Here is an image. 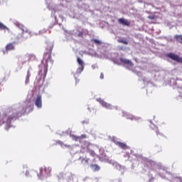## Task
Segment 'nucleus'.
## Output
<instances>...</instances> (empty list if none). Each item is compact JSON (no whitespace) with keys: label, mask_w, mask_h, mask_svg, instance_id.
<instances>
[{"label":"nucleus","mask_w":182,"mask_h":182,"mask_svg":"<svg viewBox=\"0 0 182 182\" xmlns=\"http://www.w3.org/2000/svg\"><path fill=\"white\" fill-rule=\"evenodd\" d=\"M23 106L25 108L21 105H16L13 107L6 109L5 111H0V126H2V124L5 123V120H6V130H8L9 127H12L11 122H13V120H16L18 114H22V113H25L28 109H31L32 103L31 101H26Z\"/></svg>","instance_id":"1"},{"label":"nucleus","mask_w":182,"mask_h":182,"mask_svg":"<svg viewBox=\"0 0 182 182\" xmlns=\"http://www.w3.org/2000/svg\"><path fill=\"white\" fill-rule=\"evenodd\" d=\"M50 60V53H46L44 55V58L43 59L41 64L39 65V72L38 75L43 79L46 77V75L48 73V62Z\"/></svg>","instance_id":"2"},{"label":"nucleus","mask_w":182,"mask_h":182,"mask_svg":"<svg viewBox=\"0 0 182 182\" xmlns=\"http://www.w3.org/2000/svg\"><path fill=\"white\" fill-rule=\"evenodd\" d=\"M144 166H146L148 168H156V170H159V173H164V174H167V171L161 168V166L156 164V163H154L153 161L145 159L144 160Z\"/></svg>","instance_id":"3"},{"label":"nucleus","mask_w":182,"mask_h":182,"mask_svg":"<svg viewBox=\"0 0 182 182\" xmlns=\"http://www.w3.org/2000/svg\"><path fill=\"white\" fill-rule=\"evenodd\" d=\"M168 58H170L173 60H176V62H178L179 63H182V58H180L178 55L173 53L167 54Z\"/></svg>","instance_id":"4"},{"label":"nucleus","mask_w":182,"mask_h":182,"mask_svg":"<svg viewBox=\"0 0 182 182\" xmlns=\"http://www.w3.org/2000/svg\"><path fill=\"white\" fill-rule=\"evenodd\" d=\"M121 64L122 65H127L129 66V69H133V63L130 60H127L125 58H121L120 60Z\"/></svg>","instance_id":"5"},{"label":"nucleus","mask_w":182,"mask_h":182,"mask_svg":"<svg viewBox=\"0 0 182 182\" xmlns=\"http://www.w3.org/2000/svg\"><path fill=\"white\" fill-rule=\"evenodd\" d=\"M29 59H31L29 55H21L18 57V62L19 63H22V65H23V63H26Z\"/></svg>","instance_id":"6"},{"label":"nucleus","mask_w":182,"mask_h":182,"mask_svg":"<svg viewBox=\"0 0 182 182\" xmlns=\"http://www.w3.org/2000/svg\"><path fill=\"white\" fill-rule=\"evenodd\" d=\"M35 105L38 109H41L42 107V96L37 95V97L35 100Z\"/></svg>","instance_id":"7"},{"label":"nucleus","mask_w":182,"mask_h":182,"mask_svg":"<svg viewBox=\"0 0 182 182\" xmlns=\"http://www.w3.org/2000/svg\"><path fill=\"white\" fill-rule=\"evenodd\" d=\"M14 25L17 26V28H20L23 31V36H26V35H29V33L28 31H25V27L22 26V24L19 23L18 21L14 22Z\"/></svg>","instance_id":"8"},{"label":"nucleus","mask_w":182,"mask_h":182,"mask_svg":"<svg viewBox=\"0 0 182 182\" xmlns=\"http://www.w3.org/2000/svg\"><path fill=\"white\" fill-rule=\"evenodd\" d=\"M97 101L100 102L102 106L105 107V109H113V106H112L110 104H108L107 102H104L101 98L98 99Z\"/></svg>","instance_id":"9"},{"label":"nucleus","mask_w":182,"mask_h":182,"mask_svg":"<svg viewBox=\"0 0 182 182\" xmlns=\"http://www.w3.org/2000/svg\"><path fill=\"white\" fill-rule=\"evenodd\" d=\"M114 139L115 138L114 137L112 140L115 143V144H117V146H118L121 149H123L124 150H126V149H129V146H127L126 144L122 143L120 141H117L116 140H114Z\"/></svg>","instance_id":"10"},{"label":"nucleus","mask_w":182,"mask_h":182,"mask_svg":"<svg viewBox=\"0 0 182 182\" xmlns=\"http://www.w3.org/2000/svg\"><path fill=\"white\" fill-rule=\"evenodd\" d=\"M119 23H122V25H126L127 26H129L130 25V23L124 18H119Z\"/></svg>","instance_id":"11"},{"label":"nucleus","mask_w":182,"mask_h":182,"mask_svg":"<svg viewBox=\"0 0 182 182\" xmlns=\"http://www.w3.org/2000/svg\"><path fill=\"white\" fill-rule=\"evenodd\" d=\"M31 70H32V68H28V70L27 72V75L26 77V85H28V83H29V77H31Z\"/></svg>","instance_id":"12"},{"label":"nucleus","mask_w":182,"mask_h":182,"mask_svg":"<svg viewBox=\"0 0 182 182\" xmlns=\"http://www.w3.org/2000/svg\"><path fill=\"white\" fill-rule=\"evenodd\" d=\"M124 116L125 117H127V119H129L130 120H139V118H137L132 114H124Z\"/></svg>","instance_id":"13"},{"label":"nucleus","mask_w":182,"mask_h":182,"mask_svg":"<svg viewBox=\"0 0 182 182\" xmlns=\"http://www.w3.org/2000/svg\"><path fill=\"white\" fill-rule=\"evenodd\" d=\"M112 164L113 165L114 167H115V168H117V170H122V168H124L117 162H112Z\"/></svg>","instance_id":"14"},{"label":"nucleus","mask_w":182,"mask_h":182,"mask_svg":"<svg viewBox=\"0 0 182 182\" xmlns=\"http://www.w3.org/2000/svg\"><path fill=\"white\" fill-rule=\"evenodd\" d=\"M6 50H14L15 49V46H14V44L9 43L6 47Z\"/></svg>","instance_id":"15"},{"label":"nucleus","mask_w":182,"mask_h":182,"mask_svg":"<svg viewBox=\"0 0 182 182\" xmlns=\"http://www.w3.org/2000/svg\"><path fill=\"white\" fill-rule=\"evenodd\" d=\"M90 167L94 171H99V170H100V167L97 164L90 165Z\"/></svg>","instance_id":"16"},{"label":"nucleus","mask_w":182,"mask_h":182,"mask_svg":"<svg viewBox=\"0 0 182 182\" xmlns=\"http://www.w3.org/2000/svg\"><path fill=\"white\" fill-rule=\"evenodd\" d=\"M77 63L80 65V67L85 68V62L82 60L80 58L77 59Z\"/></svg>","instance_id":"17"},{"label":"nucleus","mask_w":182,"mask_h":182,"mask_svg":"<svg viewBox=\"0 0 182 182\" xmlns=\"http://www.w3.org/2000/svg\"><path fill=\"white\" fill-rule=\"evenodd\" d=\"M44 176H49L50 173V168L48 167V168H45L44 169Z\"/></svg>","instance_id":"18"},{"label":"nucleus","mask_w":182,"mask_h":182,"mask_svg":"<svg viewBox=\"0 0 182 182\" xmlns=\"http://www.w3.org/2000/svg\"><path fill=\"white\" fill-rule=\"evenodd\" d=\"M175 39H176V41L178 42H179L180 43H182V36L181 35L175 36Z\"/></svg>","instance_id":"19"},{"label":"nucleus","mask_w":182,"mask_h":182,"mask_svg":"<svg viewBox=\"0 0 182 182\" xmlns=\"http://www.w3.org/2000/svg\"><path fill=\"white\" fill-rule=\"evenodd\" d=\"M37 176H38V178L42 179V177L43 176V168H40V173H38Z\"/></svg>","instance_id":"20"},{"label":"nucleus","mask_w":182,"mask_h":182,"mask_svg":"<svg viewBox=\"0 0 182 182\" xmlns=\"http://www.w3.org/2000/svg\"><path fill=\"white\" fill-rule=\"evenodd\" d=\"M82 164H89V159L88 158H84L81 161Z\"/></svg>","instance_id":"21"},{"label":"nucleus","mask_w":182,"mask_h":182,"mask_svg":"<svg viewBox=\"0 0 182 182\" xmlns=\"http://www.w3.org/2000/svg\"><path fill=\"white\" fill-rule=\"evenodd\" d=\"M83 69H85V67H79L77 69V71H76V73H82V72H83Z\"/></svg>","instance_id":"22"},{"label":"nucleus","mask_w":182,"mask_h":182,"mask_svg":"<svg viewBox=\"0 0 182 182\" xmlns=\"http://www.w3.org/2000/svg\"><path fill=\"white\" fill-rule=\"evenodd\" d=\"M47 49V50H48V52H52V49H53V44H52V43H50L49 44V48H46Z\"/></svg>","instance_id":"23"},{"label":"nucleus","mask_w":182,"mask_h":182,"mask_svg":"<svg viewBox=\"0 0 182 182\" xmlns=\"http://www.w3.org/2000/svg\"><path fill=\"white\" fill-rule=\"evenodd\" d=\"M0 29H8V28L6 27V26L4 25V23L0 22Z\"/></svg>","instance_id":"24"},{"label":"nucleus","mask_w":182,"mask_h":182,"mask_svg":"<svg viewBox=\"0 0 182 182\" xmlns=\"http://www.w3.org/2000/svg\"><path fill=\"white\" fill-rule=\"evenodd\" d=\"M89 153H90V156H92V157H95L96 153H95V151L90 150V151H89Z\"/></svg>","instance_id":"25"},{"label":"nucleus","mask_w":182,"mask_h":182,"mask_svg":"<svg viewBox=\"0 0 182 182\" xmlns=\"http://www.w3.org/2000/svg\"><path fill=\"white\" fill-rule=\"evenodd\" d=\"M94 42L95 43H97V45H102V41L97 40V39H94Z\"/></svg>","instance_id":"26"},{"label":"nucleus","mask_w":182,"mask_h":182,"mask_svg":"<svg viewBox=\"0 0 182 182\" xmlns=\"http://www.w3.org/2000/svg\"><path fill=\"white\" fill-rule=\"evenodd\" d=\"M58 144L60 145L61 147H66V145L62 143V141H58Z\"/></svg>","instance_id":"27"},{"label":"nucleus","mask_w":182,"mask_h":182,"mask_svg":"<svg viewBox=\"0 0 182 182\" xmlns=\"http://www.w3.org/2000/svg\"><path fill=\"white\" fill-rule=\"evenodd\" d=\"M70 137H72L73 140H77L79 139V137L75 136L73 135H70Z\"/></svg>","instance_id":"28"},{"label":"nucleus","mask_w":182,"mask_h":182,"mask_svg":"<svg viewBox=\"0 0 182 182\" xmlns=\"http://www.w3.org/2000/svg\"><path fill=\"white\" fill-rule=\"evenodd\" d=\"M119 42H121L122 43H124V45H127V41H123V40H120V41H119Z\"/></svg>","instance_id":"29"},{"label":"nucleus","mask_w":182,"mask_h":182,"mask_svg":"<svg viewBox=\"0 0 182 182\" xmlns=\"http://www.w3.org/2000/svg\"><path fill=\"white\" fill-rule=\"evenodd\" d=\"M104 77H105V76H104L103 73H101V75H100V79H104Z\"/></svg>","instance_id":"30"},{"label":"nucleus","mask_w":182,"mask_h":182,"mask_svg":"<svg viewBox=\"0 0 182 182\" xmlns=\"http://www.w3.org/2000/svg\"><path fill=\"white\" fill-rule=\"evenodd\" d=\"M83 36V33L82 32H80V33L78 34V36Z\"/></svg>","instance_id":"31"},{"label":"nucleus","mask_w":182,"mask_h":182,"mask_svg":"<svg viewBox=\"0 0 182 182\" xmlns=\"http://www.w3.org/2000/svg\"><path fill=\"white\" fill-rule=\"evenodd\" d=\"M148 18H149V19H154V16H149Z\"/></svg>","instance_id":"32"},{"label":"nucleus","mask_w":182,"mask_h":182,"mask_svg":"<svg viewBox=\"0 0 182 182\" xmlns=\"http://www.w3.org/2000/svg\"><path fill=\"white\" fill-rule=\"evenodd\" d=\"M92 69H95L96 68V65H92Z\"/></svg>","instance_id":"33"},{"label":"nucleus","mask_w":182,"mask_h":182,"mask_svg":"<svg viewBox=\"0 0 182 182\" xmlns=\"http://www.w3.org/2000/svg\"><path fill=\"white\" fill-rule=\"evenodd\" d=\"M79 82V80H77V79L75 78V83H77Z\"/></svg>","instance_id":"34"},{"label":"nucleus","mask_w":182,"mask_h":182,"mask_svg":"<svg viewBox=\"0 0 182 182\" xmlns=\"http://www.w3.org/2000/svg\"><path fill=\"white\" fill-rule=\"evenodd\" d=\"M28 173H29V172L26 171V176H28Z\"/></svg>","instance_id":"35"},{"label":"nucleus","mask_w":182,"mask_h":182,"mask_svg":"<svg viewBox=\"0 0 182 182\" xmlns=\"http://www.w3.org/2000/svg\"><path fill=\"white\" fill-rule=\"evenodd\" d=\"M81 137L85 138V135H82Z\"/></svg>","instance_id":"36"},{"label":"nucleus","mask_w":182,"mask_h":182,"mask_svg":"<svg viewBox=\"0 0 182 182\" xmlns=\"http://www.w3.org/2000/svg\"><path fill=\"white\" fill-rule=\"evenodd\" d=\"M161 177H162L163 178H165V176H161Z\"/></svg>","instance_id":"37"},{"label":"nucleus","mask_w":182,"mask_h":182,"mask_svg":"<svg viewBox=\"0 0 182 182\" xmlns=\"http://www.w3.org/2000/svg\"><path fill=\"white\" fill-rule=\"evenodd\" d=\"M43 32H46V30H43Z\"/></svg>","instance_id":"38"},{"label":"nucleus","mask_w":182,"mask_h":182,"mask_svg":"<svg viewBox=\"0 0 182 182\" xmlns=\"http://www.w3.org/2000/svg\"><path fill=\"white\" fill-rule=\"evenodd\" d=\"M48 9H50V8L49 6H48Z\"/></svg>","instance_id":"39"},{"label":"nucleus","mask_w":182,"mask_h":182,"mask_svg":"<svg viewBox=\"0 0 182 182\" xmlns=\"http://www.w3.org/2000/svg\"><path fill=\"white\" fill-rule=\"evenodd\" d=\"M52 16H53V13H52Z\"/></svg>","instance_id":"40"},{"label":"nucleus","mask_w":182,"mask_h":182,"mask_svg":"<svg viewBox=\"0 0 182 182\" xmlns=\"http://www.w3.org/2000/svg\"><path fill=\"white\" fill-rule=\"evenodd\" d=\"M149 181H151V179H149Z\"/></svg>","instance_id":"41"},{"label":"nucleus","mask_w":182,"mask_h":182,"mask_svg":"<svg viewBox=\"0 0 182 182\" xmlns=\"http://www.w3.org/2000/svg\"><path fill=\"white\" fill-rule=\"evenodd\" d=\"M82 123H85V121H83Z\"/></svg>","instance_id":"42"},{"label":"nucleus","mask_w":182,"mask_h":182,"mask_svg":"<svg viewBox=\"0 0 182 182\" xmlns=\"http://www.w3.org/2000/svg\"><path fill=\"white\" fill-rule=\"evenodd\" d=\"M157 133H158V131H156V134H157Z\"/></svg>","instance_id":"43"},{"label":"nucleus","mask_w":182,"mask_h":182,"mask_svg":"<svg viewBox=\"0 0 182 182\" xmlns=\"http://www.w3.org/2000/svg\"><path fill=\"white\" fill-rule=\"evenodd\" d=\"M181 182H182V181H181Z\"/></svg>","instance_id":"44"}]
</instances>
